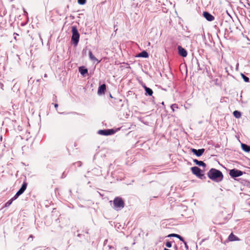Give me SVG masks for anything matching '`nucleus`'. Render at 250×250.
Instances as JSON below:
<instances>
[{
  "instance_id": "obj_1",
  "label": "nucleus",
  "mask_w": 250,
  "mask_h": 250,
  "mask_svg": "<svg viewBox=\"0 0 250 250\" xmlns=\"http://www.w3.org/2000/svg\"><path fill=\"white\" fill-rule=\"evenodd\" d=\"M112 202V207L116 210H120L125 207V202L120 197H116Z\"/></svg>"
},
{
  "instance_id": "obj_2",
  "label": "nucleus",
  "mask_w": 250,
  "mask_h": 250,
  "mask_svg": "<svg viewBox=\"0 0 250 250\" xmlns=\"http://www.w3.org/2000/svg\"><path fill=\"white\" fill-rule=\"evenodd\" d=\"M72 33L71 41L75 45H77L80 39V34L79 33L77 28L76 26L72 27Z\"/></svg>"
},
{
  "instance_id": "obj_3",
  "label": "nucleus",
  "mask_w": 250,
  "mask_h": 250,
  "mask_svg": "<svg viewBox=\"0 0 250 250\" xmlns=\"http://www.w3.org/2000/svg\"><path fill=\"white\" fill-rule=\"evenodd\" d=\"M244 173H229L230 176L232 178H233L235 180H237L240 182L241 183L244 184V185H248L250 184V182L248 180L243 179L242 178H237L238 177H240L243 175Z\"/></svg>"
},
{
  "instance_id": "obj_4",
  "label": "nucleus",
  "mask_w": 250,
  "mask_h": 250,
  "mask_svg": "<svg viewBox=\"0 0 250 250\" xmlns=\"http://www.w3.org/2000/svg\"><path fill=\"white\" fill-rule=\"evenodd\" d=\"M208 176L209 179L216 182L221 181L223 178L222 173H208Z\"/></svg>"
},
{
  "instance_id": "obj_5",
  "label": "nucleus",
  "mask_w": 250,
  "mask_h": 250,
  "mask_svg": "<svg viewBox=\"0 0 250 250\" xmlns=\"http://www.w3.org/2000/svg\"><path fill=\"white\" fill-rule=\"evenodd\" d=\"M115 133V131L113 129H108L104 130H99L98 131V134L102 135H110L113 134Z\"/></svg>"
},
{
  "instance_id": "obj_6",
  "label": "nucleus",
  "mask_w": 250,
  "mask_h": 250,
  "mask_svg": "<svg viewBox=\"0 0 250 250\" xmlns=\"http://www.w3.org/2000/svg\"><path fill=\"white\" fill-rule=\"evenodd\" d=\"M191 151L197 157H200L203 155L205 152L204 148L196 149L195 148H191Z\"/></svg>"
},
{
  "instance_id": "obj_7",
  "label": "nucleus",
  "mask_w": 250,
  "mask_h": 250,
  "mask_svg": "<svg viewBox=\"0 0 250 250\" xmlns=\"http://www.w3.org/2000/svg\"><path fill=\"white\" fill-rule=\"evenodd\" d=\"M26 177H25V179L24 180L23 183L21 187L19 189V190L17 192L18 193V194H20V195H21L26 189L27 183L26 181Z\"/></svg>"
},
{
  "instance_id": "obj_8",
  "label": "nucleus",
  "mask_w": 250,
  "mask_h": 250,
  "mask_svg": "<svg viewBox=\"0 0 250 250\" xmlns=\"http://www.w3.org/2000/svg\"><path fill=\"white\" fill-rule=\"evenodd\" d=\"M204 17L208 21H211L214 20V17L209 12L205 11L203 13Z\"/></svg>"
},
{
  "instance_id": "obj_9",
  "label": "nucleus",
  "mask_w": 250,
  "mask_h": 250,
  "mask_svg": "<svg viewBox=\"0 0 250 250\" xmlns=\"http://www.w3.org/2000/svg\"><path fill=\"white\" fill-rule=\"evenodd\" d=\"M177 48L178 53L181 56L186 57L187 56V51L185 49L183 48L181 46H178Z\"/></svg>"
},
{
  "instance_id": "obj_10",
  "label": "nucleus",
  "mask_w": 250,
  "mask_h": 250,
  "mask_svg": "<svg viewBox=\"0 0 250 250\" xmlns=\"http://www.w3.org/2000/svg\"><path fill=\"white\" fill-rule=\"evenodd\" d=\"M105 90H106V85L105 84H103L99 87L98 90V94L99 95L104 94Z\"/></svg>"
},
{
  "instance_id": "obj_11",
  "label": "nucleus",
  "mask_w": 250,
  "mask_h": 250,
  "mask_svg": "<svg viewBox=\"0 0 250 250\" xmlns=\"http://www.w3.org/2000/svg\"><path fill=\"white\" fill-rule=\"evenodd\" d=\"M143 87L144 88V89L145 90V92H146L145 94L146 95H148L149 96H151L152 95L153 91L151 88L147 87L145 84L143 85Z\"/></svg>"
},
{
  "instance_id": "obj_12",
  "label": "nucleus",
  "mask_w": 250,
  "mask_h": 250,
  "mask_svg": "<svg viewBox=\"0 0 250 250\" xmlns=\"http://www.w3.org/2000/svg\"><path fill=\"white\" fill-rule=\"evenodd\" d=\"M228 240L229 241H239L240 240V239L234 234H233L232 232H231L228 237Z\"/></svg>"
},
{
  "instance_id": "obj_13",
  "label": "nucleus",
  "mask_w": 250,
  "mask_h": 250,
  "mask_svg": "<svg viewBox=\"0 0 250 250\" xmlns=\"http://www.w3.org/2000/svg\"><path fill=\"white\" fill-rule=\"evenodd\" d=\"M79 72L83 76H84L86 74L88 73V70L84 66H81L79 68Z\"/></svg>"
},
{
  "instance_id": "obj_14",
  "label": "nucleus",
  "mask_w": 250,
  "mask_h": 250,
  "mask_svg": "<svg viewBox=\"0 0 250 250\" xmlns=\"http://www.w3.org/2000/svg\"><path fill=\"white\" fill-rule=\"evenodd\" d=\"M193 162L196 165H198L200 167H203L204 168H205L206 167V164L203 161H198L197 159H194Z\"/></svg>"
},
{
  "instance_id": "obj_15",
  "label": "nucleus",
  "mask_w": 250,
  "mask_h": 250,
  "mask_svg": "<svg viewBox=\"0 0 250 250\" xmlns=\"http://www.w3.org/2000/svg\"><path fill=\"white\" fill-rule=\"evenodd\" d=\"M241 147L243 150L246 152H249L250 151V146L245 144H241Z\"/></svg>"
},
{
  "instance_id": "obj_16",
  "label": "nucleus",
  "mask_w": 250,
  "mask_h": 250,
  "mask_svg": "<svg viewBox=\"0 0 250 250\" xmlns=\"http://www.w3.org/2000/svg\"><path fill=\"white\" fill-rule=\"evenodd\" d=\"M107 242V240H105L104 242V247L105 249H108L109 250H116V247L110 245H107L106 243Z\"/></svg>"
},
{
  "instance_id": "obj_17",
  "label": "nucleus",
  "mask_w": 250,
  "mask_h": 250,
  "mask_svg": "<svg viewBox=\"0 0 250 250\" xmlns=\"http://www.w3.org/2000/svg\"><path fill=\"white\" fill-rule=\"evenodd\" d=\"M167 236L168 237H174L175 238H178L180 241H181L182 242H184V238L181 236H180V235L177 234L172 233V234H169Z\"/></svg>"
},
{
  "instance_id": "obj_18",
  "label": "nucleus",
  "mask_w": 250,
  "mask_h": 250,
  "mask_svg": "<svg viewBox=\"0 0 250 250\" xmlns=\"http://www.w3.org/2000/svg\"><path fill=\"white\" fill-rule=\"evenodd\" d=\"M197 177L202 180L206 179L205 174L203 173H193Z\"/></svg>"
},
{
  "instance_id": "obj_19",
  "label": "nucleus",
  "mask_w": 250,
  "mask_h": 250,
  "mask_svg": "<svg viewBox=\"0 0 250 250\" xmlns=\"http://www.w3.org/2000/svg\"><path fill=\"white\" fill-rule=\"evenodd\" d=\"M137 57L146 58L148 57V54L146 51H143L140 53Z\"/></svg>"
},
{
  "instance_id": "obj_20",
  "label": "nucleus",
  "mask_w": 250,
  "mask_h": 250,
  "mask_svg": "<svg viewBox=\"0 0 250 250\" xmlns=\"http://www.w3.org/2000/svg\"><path fill=\"white\" fill-rule=\"evenodd\" d=\"M207 169L204 168L203 170L197 167H193L191 168V170L192 172H203V171H206Z\"/></svg>"
},
{
  "instance_id": "obj_21",
  "label": "nucleus",
  "mask_w": 250,
  "mask_h": 250,
  "mask_svg": "<svg viewBox=\"0 0 250 250\" xmlns=\"http://www.w3.org/2000/svg\"><path fill=\"white\" fill-rule=\"evenodd\" d=\"M88 54L89 58L91 61H98V60L96 59V58L93 55L92 51L90 50H88Z\"/></svg>"
},
{
  "instance_id": "obj_22",
  "label": "nucleus",
  "mask_w": 250,
  "mask_h": 250,
  "mask_svg": "<svg viewBox=\"0 0 250 250\" xmlns=\"http://www.w3.org/2000/svg\"><path fill=\"white\" fill-rule=\"evenodd\" d=\"M233 115L237 119H239L241 117V113L238 110H235L233 111Z\"/></svg>"
},
{
  "instance_id": "obj_23",
  "label": "nucleus",
  "mask_w": 250,
  "mask_h": 250,
  "mask_svg": "<svg viewBox=\"0 0 250 250\" xmlns=\"http://www.w3.org/2000/svg\"><path fill=\"white\" fill-rule=\"evenodd\" d=\"M113 173H107L106 175L105 176V178L107 180V182H109L110 183H112L113 181L110 179V178L112 177Z\"/></svg>"
},
{
  "instance_id": "obj_24",
  "label": "nucleus",
  "mask_w": 250,
  "mask_h": 250,
  "mask_svg": "<svg viewBox=\"0 0 250 250\" xmlns=\"http://www.w3.org/2000/svg\"><path fill=\"white\" fill-rule=\"evenodd\" d=\"M241 76L243 78V80L244 81V82L246 83H249L250 82V79L243 73H241Z\"/></svg>"
},
{
  "instance_id": "obj_25",
  "label": "nucleus",
  "mask_w": 250,
  "mask_h": 250,
  "mask_svg": "<svg viewBox=\"0 0 250 250\" xmlns=\"http://www.w3.org/2000/svg\"><path fill=\"white\" fill-rule=\"evenodd\" d=\"M87 51L88 52V49L87 48V47H85V48H84L83 50H82V55L83 56H86L87 55Z\"/></svg>"
},
{
  "instance_id": "obj_26",
  "label": "nucleus",
  "mask_w": 250,
  "mask_h": 250,
  "mask_svg": "<svg viewBox=\"0 0 250 250\" xmlns=\"http://www.w3.org/2000/svg\"><path fill=\"white\" fill-rule=\"evenodd\" d=\"M12 167V165L10 164H7L4 166H2V167L3 168V169H1L2 170V172H4L5 170H7V169H6V168H8V167Z\"/></svg>"
},
{
  "instance_id": "obj_27",
  "label": "nucleus",
  "mask_w": 250,
  "mask_h": 250,
  "mask_svg": "<svg viewBox=\"0 0 250 250\" xmlns=\"http://www.w3.org/2000/svg\"><path fill=\"white\" fill-rule=\"evenodd\" d=\"M13 202L12 200L10 199L9 200H8L4 205V207H9Z\"/></svg>"
},
{
  "instance_id": "obj_28",
  "label": "nucleus",
  "mask_w": 250,
  "mask_h": 250,
  "mask_svg": "<svg viewBox=\"0 0 250 250\" xmlns=\"http://www.w3.org/2000/svg\"><path fill=\"white\" fill-rule=\"evenodd\" d=\"M178 108V107L177 105L175 104H172L171 105V108L172 109L173 111H174L175 108L177 109Z\"/></svg>"
},
{
  "instance_id": "obj_29",
  "label": "nucleus",
  "mask_w": 250,
  "mask_h": 250,
  "mask_svg": "<svg viewBox=\"0 0 250 250\" xmlns=\"http://www.w3.org/2000/svg\"><path fill=\"white\" fill-rule=\"evenodd\" d=\"M19 196H20V195L18 194V193L17 192L16 194L12 198H11V199L12 200V201H13L15 200H16Z\"/></svg>"
},
{
  "instance_id": "obj_30",
  "label": "nucleus",
  "mask_w": 250,
  "mask_h": 250,
  "mask_svg": "<svg viewBox=\"0 0 250 250\" xmlns=\"http://www.w3.org/2000/svg\"><path fill=\"white\" fill-rule=\"evenodd\" d=\"M78 2L79 4L83 5L86 3V0H78Z\"/></svg>"
},
{
  "instance_id": "obj_31",
  "label": "nucleus",
  "mask_w": 250,
  "mask_h": 250,
  "mask_svg": "<svg viewBox=\"0 0 250 250\" xmlns=\"http://www.w3.org/2000/svg\"><path fill=\"white\" fill-rule=\"evenodd\" d=\"M166 246L167 248H171L172 246L171 242L170 241H167L166 243Z\"/></svg>"
},
{
  "instance_id": "obj_32",
  "label": "nucleus",
  "mask_w": 250,
  "mask_h": 250,
  "mask_svg": "<svg viewBox=\"0 0 250 250\" xmlns=\"http://www.w3.org/2000/svg\"><path fill=\"white\" fill-rule=\"evenodd\" d=\"M208 172H221V171L219 170L215 169V168H211L209 170Z\"/></svg>"
},
{
  "instance_id": "obj_33",
  "label": "nucleus",
  "mask_w": 250,
  "mask_h": 250,
  "mask_svg": "<svg viewBox=\"0 0 250 250\" xmlns=\"http://www.w3.org/2000/svg\"><path fill=\"white\" fill-rule=\"evenodd\" d=\"M82 165V163L81 162H77L73 164L74 166H76L77 167H80Z\"/></svg>"
},
{
  "instance_id": "obj_34",
  "label": "nucleus",
  "mask_w": 250,
  "mask_h": 250,
  "mask_svg": "<svg viewBox=\"0 0 250 250\" xmlns=\"http://www.w3.org/2000/svg\"><path fill=\"white\" fill-rule=\"evenodd\" d=\"M229 172H242L241 170L236 169H232L229 170Z\"/></svg>"
},
{
  "instance_id": "obj_35",
  "label": "nucleus",
  "mask_w": 250,
  "mask_h": 250,
  "mask_svg": "<svg viewBox=\"0 0 250 250\" xmlns=\"http://www.w3.org/2000/svg\"><path fill=\"white\" fill-rule=\"evenodd\" d=\"M183 242L184 243V244L185 245V248H186V249L187 250H188V245H187V242H185V241H184V242Z\"/></svg>"
},
{
  "instance_id": "obj_36",
  "label": "nucleus",
  "mask_w": 250,
  "mask_h": 250,
  "mask_svg": "<svg viewBox=\"0 0 250 250\" xmlns=\"http://www.w3.org/2000/svg\"><path fill=\"white\" fill-rule=\"evenodd\" d=\"M14 39L15 40H17V36H19V34H17V33H14Z\"/></svg>"
},
{
  "instance_id": "obj_37",
  "label": "nucleus",
  "mask_w": 250,
  "mask_h": 250,
  "mask_svg": "<svg viewBox=\"0 0 250 250\" xmlns=\"http://www.w3.org/2000/svg\"><path fill=\"white\" fill-rule=\"evenodd\" d=\"M54 106H55V107L56 108H57V107H58V104H54Z\"/></svg>"
},
{
  "instance_id": "obj_38",
  "label": "nucleus",
  "mask_w": 250,
  "mask_h": 250,
  "mask_svg": "<svg viewBox=\"0 0 250 250\" xmlns=\"http://www.w3.org/2000/svg\"><path fill=\"white\" fill-rule=\"evenodd\" d=\"M80 236H81V234H78V237H80Z\"/></svg>"
},
{
  "instance_id": "obj_39",
  "label": "nucleus",
  "mask_w": 250,
  "mask_h": 250,
  "mask_svg": "<svg viewBox=\"0 0 250 250\" xmlns=\"http://www.w3.org/2000/svg\"><path fill=\"white\" fill-rule=\"evenodd\" d=\"M0 140H2V136H1V137H0Z\"/></svg>"
},
{
  "instance_id": "obj_40",
  "label": "nucleus",
  "mask_w": 250,
  "mask_h": 250,
  "mask_svg": "<svg viewBox=\"0 0 250 250\" xmlns=\"http://www.w3.org/2000/svg\"><path fill=\"white\" fill-rule=\"evenodd\" d=\"M47 76L46 74L44 75V77H46Z\"/></svg>"
},
{
  "instance_id": "obj_41",
  "label": "nucleus",
  "mask_w": 250,
  "mask_h": 250,
  "mask_svg": "<svg viewBox=\"0 0 250 250\" xmlns=\"http://www.w3.org/2000/svg\"><path fill=\"white\" fill-rule=\"evenodd\" d=\"M110 97L111 98H112V96H111V94H110Z\"/></svg>"
}]
</instances>
